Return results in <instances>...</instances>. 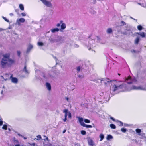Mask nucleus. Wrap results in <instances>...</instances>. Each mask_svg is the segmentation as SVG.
I'll return each instance as SVG.
<instances>
[{"label":"nucleus","mask_w":146,"mask_h":146,"mask_svg":"<svg viewBox=\"0 0 146 146\" xmlns=\"http://www.w3.org/2000/svg\"><path fill=\"white\" fill-rule=\"evenodd\" d=\"M101 82L106 86L111 84L110 92L112 95L117 93L118 92L129 90L127 85L125 83L120 84V82L115 80L111 81L108 78H104L101 80Z\"/></svg>","instance_id":"nucleus-1"},{"label":"nucleus","mask_w":146,"mask_h":146,"mask_svg":"<svg viewBox=\"0 0 146 146\" xmlns=\"http://www.w3.org/2000/svg\"><path fill=\"white\" fill-rule=\"evenodd\" d=\"M2 56L3 58H1L0 61L1 65L2 68H5L14 63V61L10 58V54L6 53L3 54Z\"/></svg>","instance_id":"nucleus-2"},{"label":"nucleus","mask_w":146,"mask_h":146,"mask_svg":"<svg viewBox=\"0 0 146 146\" xmlns=\"http://www.w3.org/2000/svg\"><path fill=\"white\" fill-rule=\"evenodd\" d=\"M41 75L46 81L50 80L54 77V73L52 71L42 73Z\"/></svg>","instance_id":"nucleus-3"},{"label":"nucleus","mask_w":146,"mask_h":146,"mask_svg":"<svg viewBox=\"0 0 146 146\" xmlns=\"http://www.w3.org/2000/svg\"><path fill=\"white\" fill-rule=\"evenodd\" d=\"M64 40L65 38L60 36L58 37L56 39H51L53 43H56L58 45L64 43Z\"/></svg>","instance_id":"nucleus-4"},{"label":"nucleus","mask_w":146,"mask_h":146,"mask_svg":"<svg viewBox=\"0 0 146 146\" xmlns=\"http://www.w3.org/2000/svg\"><path fill=\"white\" fill-rule=\"evenodd\" d=\"M125 82L128 84H137V80L135 78H132L130 76L125 77Z\"/></svg>","instance_id":"nucleus-5"},{"label":"nucleus","mask_w":146,"mask_h":146,"mask_svg":"<svg viewBox=\"0 0 146 146\" xmlns=\"http://www.w3.org/2000/svg\"><path fill=\"white\" fill-rule=\"evenodd\" d=\"M78 119L79 123L81 126L87 128H92V126L91 125H86L83 122V119L82 118L79 117Z\"/></svg>","instance_id":"nucleus-6"},{"label":"nucleus","mask_w":146,"mask_h":146,"mask_svg":"<svg viewBox=\"0 0 146 146\" xmlns=\"http://www.w3.org/2000/svg\"><path fill=\"white\" fill-rule=\"evenodd\" d=\"M95 41L94 40L91 39H90L88 42V44L87 46V47L89 50L91 49L92 48L95 46L94 45Z\"/></svg>","instance_id":"nucleus-7"},{"label":"nucleus","mask_w":146,"mask_h":146,"mask_svg":"<svg viewBox=\"0 0 146 146\" xmlns=\"http://www.w3.org/2000/svg\"><path fill=\"white\" fill-rule=\"evenodd\" d=\"M46 6L48 7H52V5L51 2L46 0H40Z\"/></svg>","instance_id":"nucleus-8"},{"label":"nucleus","mask_w":146,"mask_h":146,"mask_svg":"<svg viewBox=\"0 0 146 146\" xmlns=\"http://www.w3.org/2000/svg\"><path fill=\"white\" fill-rule=\"evenodd\" d=\"M63 21L62 20L60 21V23H61V29H60V31L63 32V30L66 28V25L65 23H63Z\"/></svg>","instance_id":"nucleus-9"},{"label":"nucleus","mask_w":146,"mask_h":146,"mask_svg":"<svg viewBox=\"0 0 146 146\" xmlns=\"http://www.w3.org/2000/svg\"><path fill=\"white\" fill-rule=\"evenodd\" d=\"M25 21V19L23 18H21L17 20L16 22L18 25H20L21 23H24Z\"/></svg>","instance_id":"nucleus-10"},{"label":"nucleus","mask_w":146,"mask_h":146,"mask_svg":"<svg viewBox=\"0 0 146 146\" xmlns=\"http://www.w3.org/2000/svg\"><path fill=\"white\" fill-rule=\"evenodd\" d=\"M88 143L89 146H95L94 142L91 139H88Z\"/></svg>","instance_id":"nucleus-11"},{"label":"nucleus","mask_w":146,"mask_h":146,"mask_svg":"<svg viewBox=\"0 0 146 146\" xmlns=\"http://www.w3.org/2000/svg\"><path fill=\"white\" fill-rule=\"evenodd\" d=\"M104 98L105 99L106 101H109L110 99V95L108 93H106L104 97Z\"/></svg>","instance_id":"nucleus-12"},{"label":"nucleus","mask_w":146,"mask_h":146,"mask_svg":"<svg viewBox=\"0 0 146 146\" xmlns=\"http://www.w3.org/2000/svg\"><path fill=\"white\" fill-rule=\"evenodd\" d=\"M131 89L133 90H144L145 89L144 88H142L141 87H137L135 86H132Z\"/></svg>","instance_id":"nucleus-13"},{"label":"nucleus","mask_w":146,"mask_h":146,"mask_svg":"<svg viewBox=\"0 0 146 146\" xmlns=\"http://www.w3.org/2000/svg\"><path fill=\"white\" fill-rule=\"evenodd\" d=\"M50 31L52 33H54L56 32H58L59 31H60V29L56 28L52 29H51Z\"/></svg>","instance_id":"nucleus-14"},{"label":"nucleus","mask_w":146,"mask_h":146,"mask_svg":"<svg viewBox=\"0 0 146 146\" xmlns=\"http://www.w3.org/2000/svg\"><path fill=\"white\" fill-rule=\"evenodd\" d=\"M23 72H24L26 74H28L29 73V71L27 69L26 66L25 65L23 70Z\"/></svg>","instance_id":"nucleus-15"},{"label":"nucleus","mask_w":146,"mask_h":146,"mask_svg":"<svg viewBox=\"0 0 146 146\" xmlns=\"http://www.w3.org/2000/svg\"><path fill=\"white\" fill-rule=\"evenodd\" d=\"M11 81L13 83H17L18 82V79L16 78L12 77L11 78Z\"/></svg>","instance_id":"nucleus-16"},{"label":"nucleus","mask_w":146,"mask_h":146,"mask_svg":"<svg viewBox=\"0 0 146 146\" xmlns=\"http://www.w3.org/2000/svg\"><path fill=\"white\" fill-rule=\"evenodd\" d=\"M46 87L48 90L50 91L51 90V86L50 84L48 82H46Z\"/></svg>","instance_id":"nucleus-17"},{"label":"nucleus","mask_w":146,"mask_h":146,"mask_svg":"<svg viewBox=\"0 0 146 146\" xmlns=\"http://www.w3.org/2000/svg\"><path fill=\"white\" fill-rule=\"evenodd\" d=\"M33 46L31 44H30L29 45L27 49V53H29L30 50L32 49L33 48Z\"/></svg>","instance_id":"nucleus-18"},{"label":"nucleus","mask_w":146,"mask_h":146,"mask_svg":"<svg viewBox=\"0 0 146 146\" xmlns=\"http://www.w3.org/2000/svg\"><path fill=\"white\" fill-rule=\"evenodd\" d=\"M63 112L65 113V117L67 118L68 114V110L67 109H65L63 110Z\"/></svg>","instance_id":"nucleus-19"},{"label":"nucleus","mask_w":146,"mask_h":146,"mask_svg":"<svg viewBox=\"0 0 146 146\" xmlns=\"http://www.w3.org/2000/svg\"><path fill=\"white\" fill-rule=\"evenodd\" d=\"M139 40V36H137L135 39L134 41V43L135 44H138Z\"/></svg>","instance_id":"nucleus-20"},{"label":"nucleus","mask_w":146,"mask_h":146,"mask_svg":"<svg viewBox=\"0 0 146 146\" xmlns=\"http://www.w3.org/2000/svg\"><path fill=\"white\" fill-rule=\"evenodd\" d=\"M139 35L142 38H144L145 36V34L144 32H140Z\"/></svg>","instance_id":"nucleus-21"},{"label":"nucleus","mask_w":146,"mask_h":146,"mask_svg":"<svg viewBox=\"0 0 146 146\" xmlns=\"http://www.w3.org/2000/svg\"><path fill=\"white\" fill-rule=\"evenodd\" d=\"M113 136L110 135H107V139L108 140H110V139H113Z\"/></svg>","instance_id":"nucleus-22"},{"label":"nucleus","mask_w":146,"mask_h":146,"mask_svg":"<svg viewBox=\"0 0 146 146\" xmlns=\"http://www.w3.org/2000/svg\"><path fill=\"white\" fill-rule=\"evenodd\" d=\"M112 31L111 28H109L107 29V32L108 33H111L112 32Z\"/></svg>","instance_id":"nucleus-23"},{"label":"nucleus","mask_w":146,"mask_h":146,"mask_svg":"<svg viewBox=\"0 0 146 146\" xmlns=\"http://www.w3.org/2000/svg\"><path fill=\"white\" fill-rule=\"evenodd\" d=\"M81 67L80 66H78L76 68V69L77 70V73H79L80 72V71L81 70Z\"/></svg>","instance_id":"nucleus-24"},{"label":"nucleus","mask_w":146,"mask_h":146,"mask_svg":"<svg viewBox=\"0 0 146 146\" xmlns=\"http://www.w3.org/2000/svg\"><path fill=\"white\" fill-rule=\"evenodd\" d=\"M19 7L21 10L23 11L24 10V7L22 4H20L19 5Z\"/></svg>","instance_id":"nucleus-25"},{"label":"nucleus","mask_w":146,"mask_h":146,"mask_svg":"<svg viewBox=\"0 0 146 146\" xmlns=\"http://www.w3.org/2000/svg\"><path fill=\"white\" fill-rule=\"evenodd\" d=\"M100 138L101 139L100 140V141H102L103 139L104 138V136L103 134H101L100 135Z\"/></svg>","instance_id":"nucleus-26"},{"label":"nucleus","mask_w":146,"mask_h":146,"mask_svg":"<svg viewBox=\"0 0 146 146\" xmlns=\"http://www.w3.org/2000/svg\"><path fill=\"white\" fill-rule=\"evenodd\" d=\"M110 127L111 128L113 129H115L116 128V126L115 125L113 124H111L110 125Z\"/></svg>","instance_id":"nucleus-27"},{"label":"nucleus","mask_w":146,"mask_h":146,"mask_svg":"<svg viewBox=\"0 0 146 146\" xmlns=\"http://www.w3.org/2000/svg\"><path fill=\"white\" fill-rule=\"evenodd\" d=\"M135 131L137 133H139V135H140L139 133L141 132V131L140 129H136Z\"/></svg>","instance_id":"nucleus-28"},{"label":"nucleus","mask_w":146,"mask_h":146,"mask_svg":"<svg viewBox=\"0 0 146 146\" xmlns=\"http://www.w3.org/2000/svg\"><path fill=\"white\" fill-rule=\"evenodd\" d=\"M7 125L4 124L3 125L2 128L4 130H6L7 129Z\"/></svg>","instance_id":"nucleus-29"},{"label":"nucleus","mask_w":146,"mask_h":146,"mask_svg":"<svg viewBox=\"0 0 146 146\" xmlns=\"http://www.w3.org/2000/svg\"><path fill=\"white\" fill-rule=\"evenodd\" d=\"M137 28L139 30L141 31L142 30L143 27L141 25H139L137 26Z\"/></svg>","instance_id":"nucleus-30"},{"label":"nucleus","mask_w":146,"mask_h":146,"mask_svg":"<svg viewBox=\"0 0 146 146\" xmlns=\"http://www.w3.org/2000/svg\"><path fill=\"white\" fill-rule=\"evenodd\" d=\"M68 42H69V43H68V42H67V44H68V45H69V46H71L72 44L73 43L72 41L70 40L68 41Z\"/></svg>","instance_id":"nucleus-31"},{"label":"nucleus","mask_w":146,"mask_h":146,"mask_svg":"<svg viewBox=\"0 0 146 146\" xmlns=\"http://www.w3.org/2000/svg\"><path fill=\"white\" fill-rule=\"evenodd\" d=\"M121 131L123 133H125L126 131L127 130L125 128H122L121 129Z\"/></svg>","instance_id":"nucleus-32"},{"label":"nucleus","mask_w":146,"mask_h":146,"mask_svg":"<svg viewBox=\"0 0 146 146\" xmlns=\"http://www.w3.org/2000/svg\"><path fill=\"white\" fill-rule=\"evenodd\" d=\"M81 133L82 135H85L86 134V132L85 131L82 130L81 131Z\"/></svg>","instance_id":"nucleus-33"},{"label":"nucleus","mask_w":146,"mask_h":146,"mask_svg":"<svg viewBox=\"0 0 146 146\" xmlns=\"http://www.w3.org/2000/svg\"><path fill=\"white\" fill-rule=\"evenodd\" d=\"M84 121L86 123H89L90 122V120L87 119H84Z\"/></svg>","instance_id":"nucleus-34"},{"label":"nucleus","mask_w":146,"mask_h":146,"mask_svg":"<svg viewBox=\"0 0 146 146\" xmlns=\"http://www.w3.org/2000/svg\"><path fill=\"white\" fill-rule=\"evenodd\" d=\"M38 45L39 46H42L43 45V44L40 42H39L38 43Z\"/></svg>","instance_id":"nucleus-35"},{"label":"nucleus","mask_w":146,"mask_h":146,"mask_svg":"<svg viewBox=\"0 0 146 146\" xmlns=\"http://www.w3.org/2000/svg\"><path fill=\"white\" fill-rule=\"evenodd\" d=\"M2 18H3V19L5 21H6V22H9V20L8 19H7L6 17H3V16H2Z\"/></svg>","instance_id":"nucleus-36"},{"label":"nucleus","mask_w":146,"mask_h":146,"mask_svg":"<svg viewBox=\"0 0 146 146\" xmlns=\"http://www.w3.org/2000/svg\"><path fill=\"white\" fill-rule=\"evenodd\" d=\"M78 77L79 78H80V79H82L84 78V76L83 75H79L78 76Z\"/></svg>","instance_id":"nucleus-37"},{"label":"nucleus","mask_w":146,"mask_h":146,"mask_svg":"<svg viewBox=\"0 0 146 146\" xmlns=\"http://www.w3.org/2000/svg\"><path fill=\"white\" fill-rule=\"evenodd\" d=\"M37 137L38 138H39V139H37V140H40L41 139V137L40 135H38L37 136Z\"/></svg>","instance_id":"nucleus-38"},{"label":"nucleus","mask_w":146,"mask_h":146,"mask_svg":"<svg viewBox=\"0 0 146 146\" xmlns=\"http://www.w3.org/2000/svg\"><path fill=\"white\" fill-rule=\"evenodd\" d=\"M68 116L69 118H70L71 117V113L70 112H68Z\"/></svg>","instance_id":"nucleus-39"},{"label":"nucleus","mask_w":146,"mask_h":146,"mask_svg":"<svg viewBox=\"0 0 146 146\" xmlns=\"http://www.w3.org/2000/svg\"><path fill=\"white\" fill-rule=\"evenodd\" d=\"M74 47L76 48H78L79 47V46L76 44H74Z\"/></svg>","instance_id":"nucleus-40"},{"label":"nucleus","mask_w":146,"mask_h":146,"mask_svg":"<svg viewBox=\"0 0 146 146\" xmlns=\"http://www.w3.org/2000/svg\"><path fill=\"white\" fill-rule=\"evenodd\" d=\"M118 121L120 123L119 125L120 126H122L123 125V123L122 122L120 121Z\"/></svg>","instance_id":"nucleus-41"},{"label":"nucleus","mask_w":146,"mask_h":146,"mask_svg":"<svg viewBox=\"0 0 146 146\" xmlns=\"http://www.w3.org/2000/svg\"><path fill=\"white\" fill-rule=\"evenodd\" d=\"M138 4L143 7H145L144 5L143 4H141L139 3H138Z\"/></svg>","instance_id":"nucleus-42"},{"label":"nucleus","mask_w":146,"mask_h":146,"mask_svg":"<svg viewBox=\"0 0 146 146\" xmlns=\"http://www.w3.org/2000/svg\"><path fill=\"white\" fill-rule=\"evenodd\" d=\"M14 142L15 143H19L18 141L17 140L14 139Z\"/></svg>","instance_id":"nucleus-43"},{"label":"nucleus","mask_w":146,"mask_h":146,"mask_svg":"<svg viewBox=\"0 0 146 146\" xmlns=\"http://www.w3.org/2000/svg\"><path fill=\"white\" fill-rule=\"evenodd\" d=\"M121 23L122 24V25H126V23L125 22H124L123 21H121Z\"/></svg>","instance_id":"nucleus-44"},{"label":"nucleus","mask_w":146,"mask_h":146,"mask_svg":"<svg viewBox=\"0 0 146 146\" xmlns=\"http://www.w3.org/2000/svg\"><path fill=\"white\" fill-rule=\"evenodd\" d=\"M17 54L18 56L19 57L20 56V54H21L20 52L19 51H17Z\"/></svg>","instance_id":"nucleus-45"},{"label":"nucleus","mask_w":146,"mask_h":146,"mask_svg":"<svg viewBox=\"0 0 146 146\" xmlns=\"http://www.w3.org/2000/svg\"><path fill=\"white\" fill-rule=\"evenodd\" d=\"M21 14L22 16H25L26 15V14L24 13H21Z\"/></svg>","instance_id":"nucleus-46"},{"label":"nucleus","mask_w":146,"mask_h":146,"mask_svg":"<svg viewBox=\"0 0 146 146\" xmlns=\"http://www.w3.org/2000/svg\"><path fill=\"white\" fill-rule=\"evenodd\" d=\"M60 24H61V23H60L57 24L56 26L57 27H59L60 26Z\"/></svg>","instance_id":"nucleus-47"},{"label":"nucleus","mask_w":146,"mask_h":146,"mask_svg":"<svg viewBox=\"0 0 146 146\" xmlns=\"http://www.w3.org/2000/svg\"><path fill=\"white\" fill-rule=\"evenodd\" d=\"M3 123V122L2 121H0V126H1L2 125Z\"/></svg>","instance_id":"nucleus-48"},{"label":"nucleus","mask_w":146,"mask_h":146,"mask_svg":"<svg viewBox=\"0 0 146 146\" xmlns=\"http://www.w3.org/2000/svg\"><path fill=\"white\" fill-rule=\"evenodd\" d=\"M15 11L17 13H18L19 11V9H15Z\"/></svg>","instance_id":"nucleus-49"},{"label":"nucleus","mask_w":146,"mask_h":146,"mask_svg":"<svg viewBox=\"0 0 146 146\" xmlns=\"http://www.w3.org/2000/svg\"><path fill=\"white\" fill-rule=\"evenodd\" d=\"M110 119L113 121H115V119L112 117H110Z\"/></svg>","instance_id":"nucleus-50"},{"label":"nucleus","mask_w":146,"mask_h":146,"mask_svg":"<svg viewBox=\"0 0 146 146\" xmlns=\"http://www.w3.org/2000/svg\"><path fill=\"white\" fill-rule=\"evenodd\" d=\"M30 145L33 146H35V144L34 143H32V144H30Z\"/></svg>","instance_id":"nucleus-51"},{"label":"nucleus","mask_w":146,"mask_h":146,"mask_svg":"<svg viewBox=\"0 0 146 146\" xmlns=\"http://www.w3.org/2000/svg\"><path fill=\"white\" fill-rule=\"evenodd\" d=\"M9 15L11 16H12L13 15V14L12 13H10L9 14Z\"/></svg>","instance_id":"nucleus-52"},{"label":"nucleus","mask_w":146,"mask_h":146,"mask_svg":"<svg viewBox=\"0 0 146 146\" xmlns=\"http://www.w3.org/2000/svg\"><path fill=\"white\" fill-rule=\"evenodd\" d=\"M67 120V118L65 117L64 119H63V121L65 122L66 121V120Z\"/></svg>","instance_id":"nucleus-53"},{"label":"nucleus","mask_w":146,"mask_h":146,"mask_svg":"<svg viewBox=\"0 0 146 146\" xmlns=\"http://www.w3.org/2000/svg\"><path fill=\"white\" fill-rule=\"evenodd\" d=\"M65 98L66 100H67L68 101L69 98L68 97H66Z\"/></svg>","instance_id":"nucleus-54"},{"label":"nucleus","mask_w":146,"mask_h":146,"mask_svg":"<svg viewBox=\"0 0 146 146\" xmlns=\"http://www.w3.org/2000/svg\"><path fill=\"white\" fill-rule=\"evenodd\" d=\"M46 140H47V141H49V140H48V138L47 137H46V139H44V141H45Z\"/></svg>","instance_id":"nucleus-55"},{"label":"nucleus","mask_w":146,"mask_h":146,"mask_svg":"<svg viewBox=\"0 0 146 146\" xmlns=\"http://www.w3.org/2000/svg\"><path fill=\"white\" fill-rule=\"evenodd\" d=\"M18 135L19 136H21V137H23V136L22 135H21L19 133H18Z\"/></svg>","instance_id":"nucleus-56"},{"label":"nucleus","mask_w":146,"mask_h":146,"mask_svg":"<svg viewBox=\"0 0 146 146\" xmlns=\"http://www.w3.org/2000/svg\"><path fill=\"white\" fill-rule=\"evenodd\" d=\"M131 52L132 53H133V52L135 53V51L134 50H132Z\"/></svg>","instance_id":"nucleus-57"},{"label":"nucleus","mask_w":146,"mask_h":146,"mask_svg":"<svg viewBox=\"0 0 146 146\" xmlns=\"http://www.w3.org/2000/svg\"><path fill=\"white\" fill-rule=\"evenodd\" d=\"M66 131V130H64L63 131V133H64Z\"/></svg>","instance_id":"nucleus-58"},{"label":"nucleus","mask_w":146,"mask_h":146,"mask_svg":"<svg viewBox=\"0 0 146 146\" xmlns=\"http://www.w3.org/2000/svg\"><path fill=\"white\" fill-rule=\"evenodd\" d=\"M8 130H9V131H11V129H10V128H8Z\"/></svg>","instance_id":"nucleus-59"},{"label":"nucleus","mask_w":146,"mask_h":146,"mask_svg":"<svg viewBox=\"0 0 146 146\" xmlns=\"http://www.w3.org/2000/svg\"><path fill=\"white\" fill-rule=\"evenodd\" d=\"M136 33V34H138V35H139V34L140 33V32H139V33L137 32V33Z\"/></svg>","instance_id":"nucleus-60"},{"label":"nucleus","mask_w":146,"mask_h":146,"mask_svg":"<svg viewBox=\"0 0 146 146\" xmlns=\"http://www.w3.org/2000/svg\"><path fill=\"white\" fill-rule=\"evenodd\" d=\"M24 139H27V138L26 137H24Z\"/></svg>","instance_id":"nucleus-61"},{"label":"nucleus","mask_w":146,"mask_h":146,"mask_svg":"<svg viewBox=\"0 0 146 146\" xmlns=\"http://www.w3.org/2000/svg\"><path fill=\"white\" fill-rule=\"evenodd\" d=\"M3 92V91H1V94H2Z\"/></svg>","instance_id":"nucleus-62"},{"label":"nucleus","mask_w":146,"mask_h":146,"mask_svg":"<svg viewBox=\"0 0 146 146\" xmlns=\"http://www.w3.org/2000/svg\"><path fill=\"white\" fill-rule=\"evenodd\" d=\"M131 19H133L134 20H135V19H133V18H132L131 17Z\"/></svg>","instance_id":"nucleus-63"},{"label":"nucleus","mask_w":146,"mask_h":146,"mask_svg":"<svg viewBox=\"0 0 146 146\" xmlns=\"http://www.w3.org/2000/svg\"><path fill=\"white\" fill-rule=\"evenodd\" d=\"M118 75H119V76H120L121 74H119V73H118Z\"/></svg>","instance_id":"nucleus-64"}]
</instances>
